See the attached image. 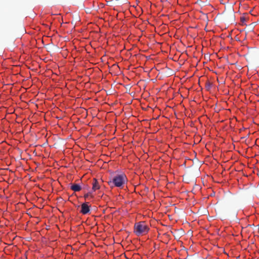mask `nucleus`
<instances>
[{
	"label": "nucleus",
	"mask_w": 259,
	"mask_h": 259,
	"mask_svg": "<svg viewBox=\"0 0 259 259\" xmlns=\"http://www.w3.org/2000/svg\"><path fill=\"white\" fill-rule=\"evenodd\" d=\"M100 188V186L99 183L97 181V179H94L93 183L92 190L94 191H95L96 190L99 189Z\"/></svg>",
	"instance_id": "obj_4"
},
{
	"label": "nucleus",
	"mask_w": 259,
	"mask_h": 259,
	"mask_svg": "<svg viewBox=\"0 0 259 259\" xmlns=\"http://www.w3.org/2000/svg\"><path fill=\"white\" fill-rule=\"evenodd\" d=\"M90 197H91V198L93 197V196H92V193L91 192H89L84 195V197L85 199H89Z\"/></svg>",
	"instance_id": "obj_6"
},
{
	"label": "nucleus",
	"mask_w": 259,
	"mask_h": 259,
	"mask_svg": "<svg viewBox=\"0 0 259 259\" xmlns=\"http://www.w3.org/2000/svg\"><path fill=\"white\" fill-rule=\"evenodd\" d=\"M149 228L144 222L136 223L134 227V232L138 236L145 234L148 232Z\"/></svg>",
	"instance_id": "obj_2"
},
{
	"label": "nucleus",
	"mask_w": 259,
	"mask_h": 259,
	"mask_svg": "<svg viewBox=\"0 0 259 259\" xmlns=\"http://www.w3.org/2000/svg\"><path fill=\"white\" fill-rule=\"evenodd\" d=\"M90 210V206L87 203H83L81 206L80 212L83 214L88 213Z\"/></svg>",
	"instance_id": "obj_3"
},
{
	"label": "nucleus",
	"mask_w": 259,
	"mask_h": 259,
	"mask_svg": "<svg viewBox=\"0 0 259 259\" xmlns=\"http://www.w3.org/2000/svg\"><path fill=\"white\" fill-rule=\"evenodd\" d=\"M70 189L74 192H78L81 189V188L79 184H73L70 186Z\"/></svg>",
	"instance_id": "obj_5"
},
{
	"label": "nucleus",
	"mask_w": 259,
	"mask_h": 259,
	"mask_svg": "<svg viewBox=\"0 0 259 259\" xmlns=\"http://www.w3.org/2000/svg\"><path fill=\"white\" fill-rule=\"evenodd\" d=\"M127 180L126 176L124 174L117 175L114 177L112 181L109 182V184L112 187H121Z\"/></svg>",
	"instance_id": "obj_1"
}]
</instances>
